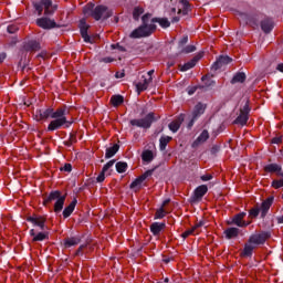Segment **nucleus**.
Segmentation results:
<instances>
[{
	"label": "nucleus",
	"mask_w": 283,
	"mask_h": 283,
	"mask_svg": "<svg viewBox=\"0 0 283 283\" xmlns=\"http://www.w3.org/2000/svg\"><path fill=\"white\" fill-rule=\"evenodd\" d=\"M38 120H48V118H53L48 126V132H56L61 127H70L72 122L67 120L65 116V107H60L56 111L54 108L39 109L35 112Z\"/></svg>",
	"instance_id": "nucleus-1"
},
{
	"label": "nucleus",
	"mask_w": 283,
	"mask_h": 283,
	"mask_svg": "<svg viewBox=\"0 0 283 283\" xmlns=\"http://www.w3.org/2000/svg\"><path fill=\"white\" fill-rule=\"evenodd\" d=\"M83 12L85 17H92L95 21H107L114 14V11L108 7L103 4L95 7L93 3L86 4Z\"/></svg>",
	"instance_id": "nucleus-2"
},
{
	"label": "nucleus",
	"mask_w": 283,
	"mask_h": 283,
	"mask_svg": "<svg viewBox=\"0 0 283 283\" xmlns=\"http://www.w3.org/2000/svg\"><path fill=\"white\" fill-rule=\"evenodd\" d=\"M143 24L130 33V39H143L151 36L156 32V24L151 23V13L142 17Z\"/></svg>",
	"instance_id": "nucleus-3"
},
{
	"label": "nucleus",
	"mask_w": 283,
	"mask_h": 283,
	"mask_svg": "<svg viewBox=\"0 0 283 283\" xmlns=\"http://www.w3.org/2000/svg\"><path fill=\"white\" fill-rule=\"evenodd\" d=\"M65 195H61V191L55 190V191H51L50 195L44 198L43 201V206L48 207V205H50V202H54V212L55 213H61L63 211V206L65 205Z\"/></svg>",
	"instance_id": "nucleus-4"
},
{
	"label": "nucleus",
	"mask_w": 283,
	"mask_h": 283,
	"mask_svg": "<svg viewBox=\"0 0 283 283\" xmlns=\"http://www.w3.org/2000/svg\"><path fill=\"white\" fill-rule=\"evenodd\" d=\"M158 118H160V116L156 117V114L149 113L145 118L132 119L130 125H133V127H142L143 129H149V127H151V123L158 120Z\"/></svg>",
	"instance_id": "nucleus-5"
},
{
	"label": "nucleus",
	"mask_w": 283,
	"mask_h": 283,
	"mask_svg": "<svg viewBox=\"0 0 283 283\" xmlns=\"http://www.w3.org/2000/svg\"><path fill=\"white\" fill-rule=\"evenodd\" d=\"M33 6H34L39 17H41V14H43V10H44V14L46 17L50 14H54V10H56L52 6V0H41L40 2H35Z\"/></svg>",
	"instance_id": "nucleus-6"
},
{
	"label": "nucleus",
	"mask_w": 283,
	"mask_h": 283,
	"mask_svg": "<svg viewBox=\"0 0 283 283\" xmlns=\"http://www.w3.org/2000/svg\"><path fill=\"white\" fill-rule=\"evenodd\" d=\"M249 112H251V109L249 108V103H245V105L240 109L239 116L234 120L235 125H244L245 123H248Z\"/></svg>",
	"instance_id": "nucleus-7"
},
{
	"label": "nucleus",
	"mask_w": 283,
	"mask_h": 283,
	"mask_svg": "<svg viewBox=\"0 0 283 283\" xmlns=\"http://www.w3.org/2000/svg\"><path fill=\"white\" fill-rule=\"evenodd\" d=\"M36 25L42 28V30H52L56 28V22L50 18H39L36 20Z\"/></svg>",
	"instance_id": "nucleus-8"
},
{
	"label": "nucleus",
	"mask_w": 283,
	"mask_h": 283,
	"mask_svg": "<svg viewBox=\"0 0 283 283\" xmlns=\"http://www.w3.org/2000/svg\"><path fill=\"white\" fill-rule=\"evenodd\" d=\"M153 175H154V170H147L145 174L139 176L137 179H135L130 184V189H140V185H143V182H145V180H147V178H149V176H153Z\"/></svg>",
	"instance_id": "nucleus-9"
},
{
	"label": "nucleus",
	"mask_w": 283,
	"mask_h": 283,
	"mask_svg": "<svg viewBox=\"0 0 283 283\" xmlns=\"http://www.w3.org/2000/svg\"><path fill=\"white\" fill-rule=\"evenodd\" d=\"M151 81H154V77H146L145 75L142 76V81L136 84L137 94H140V92H145L149 85H151Z\"/></svg>",
	"instance_id": "nucleus-10"
},
{
	"label": "nucleus",
	"mask_w": 283,
	"mask_h": 283,
	"mask_svg": "<svg viewBox=\"0 0 283 283\" xmlns=\"http://www.w3.org/2000/svg\"><path fill=\"white\" fill-rule=\"evenodd\" d=\"M233 59L229 57V55H221L212 65V70L217 71L220 67H224V65H229Z\"/></svg>",
	"instance_id": "nucleus-11"
},
{
	"label": "nucleus",
	"mask_w": 283,
	"mask_h": 283,
	"mask_svg": "<svg viewBox=\"0 0 283 283\" xmlns=\"http://www.w3.org/2000/svg\"><path fill=\"white\" fill-rule=\"evenodd\" d=\"M209 140V130L205 129L201 132V134L197 137V139L192 143L191 147L196 149L197 147H200V145H205Z\"/></svg>",
	"instance_id": "nucleus-12"
},
{
	"label": "nucleus",
	"mask_w": 283,
	"mask_h": 283,
	"mask_svg": "<svg viewBox=\"0 0 283 283\" xmlns=\"http://www.w3.org/2000/svg\"><path fill=\"white\" fill-rule=\"evenodd\" d=\"M30 235L32 239V242H43V240H50V232H39L34 231V229L30 230Z\"/></svg>",
	"instance_id": "nucleus-13"
},
{
	"label": "nucleus",
	"mask_w": 283,
	"mask_h": 283,
	"mask_svg": "<svg viewBox=\"0 0 283 283\" xmlns=\"http://www.w3.org/2000/svg\"><path fill=\"white\" fill-rule=\"evenodd\" d=\"M202 56H205V53H202V52L198 53L192 60H190L186 64L181 65V67H180L181 72H187L188 70L196 67V63H198V61H200V59H202Z\"/></svg>",
	"instance_id": "nucleus-14"
},
{
	"label": "nucleus",
	"mask_w": 283,
	"mask_h": 283,
	"mask_svg": "<svg viewBox=\"0 0 283 283\" xmlns=\"http://www.w3.org/2000/svg\"><path fill=\"white\" fill-rule=\"evenodd\" d=\"M80 30L85 43H92V38L87 34V30H90V25H87V22H85V19L80 21Z\"/></svg>",
	"instance_id": "nucleus-15"
},
{
	"label": "nucleus",
	"mask_w": 283,
	"mask_h": 283,
	"mask_svg": "<svg viewBox=\"0 0 283 283\" xmlns=\"http://www.w3.org/2000/svg\"><path fill=\"white\" fill-rule=\"evenodd\" d=\"M28 222H31L35 227H39L42 231L45 229V217L41 216H33V217H28Z\"/></svg>",
	"instance_id": "nucleus-16"
},
{
	"label": "nucleus",
	"mask_w": 283,
	"mask_h": 283,
	"mask_svg": "<svg viewBox=\"0 0 283 283\" xmlns=\"http://www.w3.org/2000/svg\"><path fill=\"white\" fill-rule=\"evenodd\" d=\"M266 238H269L266 233L253 234L250 237L249 242L254 247H258V244H264L266 242Z\"/></svg>",
	"instance_id": "nucleus-17"
},
{
	"label": "nucleus",
	"mask_w": 283,
	"mask_h": 283,
	"mask_svg": "<svg viewBox=\"0 0 283 283\" xmlns=\"http://www.w3.org/2000/svg\"><path fill=\"white\" fill-rule=\"evenodd\" d=\"M182 123H185V115H179L175 120H172L169 124L168 127H169L170 132L176 134V132H178V129H180V125H182Z\"/></svg>",
	"instance_id": "nucleus-18"
},
{
	"label": "nucleus",
	"mask_w": 283,
	"mask_h": 283,
	"mask_svg": "<svg viewBox=\"0 0 283 283\" xmlns=\"http://www.w3.org/2000/svg\"><path fill=\"white\" fill-rule=\"evenodd\" d=\"M115 163L116 160L113 159V160H109L106 165H104L101 174L96 178L97 182H103L105 180V174H107V171H109V169L114 167Z\"/></svg>",
	"instance_id": "nucleus-19"
},
{
	"label": "nucleus",
	"mask_w": 283,
	"mask_h": 283,
	"mask_svg": "<svg viewBox=\"0 0 283 283\" xmlns=\"http://www.w3.org/2000/svg\"><path fill=\"white\" fill-rule=\"evenodd\" d=\"M264 171H266L268 174H276V176L283 177L282 166L277 164H270L265 166Z\"/></svg>",
	"instance_id": "nucleus-20"
},
{
	"label": "nucleus",
	"mask_w": 283,
	"mask_h": 283,
	"mask_svg": "<svg viewBox=\"0 0 283 283\" xmlns=\"http://www.w3.org/2000/svg\"><path fill=\"white\" fill-rule=\"evenodd\" d=\"M207 191H209V188H208L206 185L199 186V187L195 190L193 202H196V201H198V200H202V198L205 197V195L207 193Z\"/></svg>",
	"instance_id": "nucleus-21"
},
{
	"label": "nucleus",
	"mask_w": 283,
	"mask_h": 283,
	"mask_svg": "<svg viewBox=\"0 0 283 283\" xmlns=\"http://www.w3.org/2000/svg\"><path fill=\"white\" fill-rule=\"evenodd\" d=\"M206 109H207L206 104L198 103L192 111L193 120H198V118H200V116H202V114H205Z\"/></svg>",
	"instance_id": "nucleus-22"
},
{
	"label": "nucleus",
	"mask_w": 283,
	"mask_h": 283,
	"mask_svg": "<svg viewBox=\"0 0 283 283\" xmlns=\"http://www.w3.org/2000/svg\"><path fill=\"white\" fill-rule=\"evenodd\" d=\"M271 205H273V197H269L265 201L262 202L260 208L261 218H266V213H269V209H271Z\"/></svg>",
	"instance_id": "nucleus-23"
},
{
	"label": "nucleus",
	"mask_w": 283,
	"mask_h": 283,
	"mask_svg": "<svg viewBox=\"0 0 283 283\" xmlns=\"http://www.w3.org/2000/svg\"><path fill=\"white\" fill-rule=\"evenodd\" d=\"M24 50L27 52H39L41 50V43L36 42V40H31L24 44Z\"/></svg>",
	"instance_id": "nucleus-24"
},
{
	"label": "nucleus",
	"mask_w": 283,
	"mask_h": 283,
	"mask_svg": "<svg viewBox=\"0 0 283 283\" xmlns=\"http://www.w3.org/2000/svg\"><path fill=\"white\" fill-rule=\"evenodd\" d=\"M247 217V212H241L233 218V222L237 224V227H249L251 224L250 222H245L244 218Z\"/></svg>",
	"instance_id": "nucleus-25"
},
{
	"label": "nucleus",
	"mask_w": 283,
	"mask_h": 283,
	"mask_svg": "<svg viewBox=\"0 0 283 283\" xmlns=\"http://www.w3.org/2000/svg\"><path fill=\"white\" fill-rule=\"evenodd\" d=\"M169 202H171V200H169V199H166V200L163 202L161 208L156 211L155 218H157V219L160 220V219L165 218V216H167V208H166V207H167V205H168Z\"/></svg>",
	"instance_id": "nucleus-26"
},
{
	"label": "nucleus",
	"mask_w": 283,
	"mask_h": 283,
	"mask_svg": "<svg viewBox=\"0 0 283 283\" xmlns=\"http://www.w3.org/2000/svg\"><path fill=\"white\" fill-rule=\"evenodd\" d=\"M77 244H81V237H71L64 240L65 249H70V247H76Z\"/></svg>",
	"instance_id": "nucleus-27"
},
{
	"label": "nucleus",
	"mask_w": 283,
	"mask_h": 283,
	"mask_svg": "<svg viewBox=\"0 0 283 283\" xmlns=\"http://www.w3.org/2000/svg\"><path fill=\"white\" fill-rule=\"evenodd\" d=\"M77 200L74 199L64 210H63V218H70L72 213H74V209H76Z\"/></svg>",
	"instance_id": "nucleus-28"
},
{
	"label": "nucleus",
	"mask_w": 283,
	"mask_h": 283,
	"mask_svg": "<svg viewBox=\"0 0 283 283\" xmlns=\"http://www.w3.org/2000/svg\"><path fill=\"white\" fill-rule=\"evenodd\" d=\"M261 29L263 30V32L265 34H269V32H271L273 30V20L271 19H264L261 22Z\"/></svg>",
	"instance_id": "nucleus-29"
},
{
	"label": "nucleus",
	"mask_w": 283,
	"mask_h": 283,
	"mask_svg": "<svg viewBox=\"0 0 283 283\" xmlns=\"http://www.w3.org/2000/svg\"><path fill=\"white\" fill-rule=\"evenodd\" d=\"M150 22L153 23V25H155V23H159V25L161 28H169L171 25V23L169 22V20L167 18H161V19L154 18V19H151V17H150Z\"/></svg>",
	"instance_id": "nucleus-30"
},
{
	"label": "nucleus",
	"mask_w": 283,
	"mask_h": 283,
	"mask_svg": "<svg viewBox=\"0 0 283 283\" xmlns=\"http://www.w3.org/2000/svg\"><path fill=\"white\" fill-rule=\"evenodd\" d=\"M254 249H255V245L248 241V243H245L243 252H242L243 258H251V255H253Z\"/></svg>",
	"instance_id": "nucleus-31"
},
{
	"label": "nucleus",
	"mask_w": 283,
	"mask_h": 283,
	"mask_svg": "<svg viewBox=\"0 0 283 283\" xmlns=\"http://www.w3.org/2000/svg\"><path fill=\"white\" fill-rule=\"evenodd\" d=\"M240 233V229L238 228H229L224 230V235L228 240H231L232 238H238Z\"/></svg>",
	"instance_id": "nucleus-32"
},
{
	"label": "nucleus",
	"mask_w": 283,
	"mask_h": 283,
	"mask_svg": "<svg viewBox=\"0 0 283 283\" xmlns=\"http://www.w3.org/2000/svg\"><path fill=\"white\" fill-rule=\"evenodd\" d=\"M163 229H165V223L155 222L150 226V231L155 235H160Z\"/></svg>",
	"instance_id": "nucleus-33"
},
{
	"label": "nucleus",
	"mask_w": 283,
	"mask_h": 283,
	"mask_svg": "<svg viewBox=\"0 0 283 283\" xmlns=\"http://www.w3.org/2000/svg\"><path fill=\"white\" fill-rule=\"evenodd\" d=\"M118 149H120V146L118 144H115L113 147L106 149L105 158H113V156H116L118 153Z\"/></svg>",
	"instance_id": "nucleus-34"
},
{
	"label": "nucleus",
	"mask_w": 283,
	"mask_h": 283,
	"mask_svg": "<svg viewBox=\"0 0 283 283\" xmlns=\"http://www.w3.org/2000/svg\"><path fill=\"white\" fill-rule=\"evenodd\" d=\"M125 98L122 95H113L111 97V104L113 107H118V105H123Z\"/></svg>",
	"instance_id": "nucleus-35"
},
{
	"label": "nucleus",
	"mask_w": 283,
	"mask_h": 283,
	"mask_svg": "<svg viewBox=\"0 0 283 283\" xmlns=\"http://www.w3.org/2000/svg\"><path fill=\"white\" fill-rule=\"evenodd\" d=\"M181 8L178 10V14H187L189 12V1L179 0Z\"/></svg>",
	"instance_id": "nucleus-36"
},
{
	"label": "nucleus",
	"mask_w": 283,
	"mask_h": 283,
	"mask_svg": "<svg viewBox=\"0 0 283 283\" xmlns=\"http://www.w3.org/2000/svg\"><path fill=\"white\" fill-rule=\"evenodd\" d=\"M244 81H247V75L244 73H237L231 80V83L235 85V83H244Z\"/></svg>",
	"instance_id": "nucleus-37"
},
{
	"label": "nucleus",
	"mask_w": 283,
	"mask_h": 283,
	"mask_svg": "<svg viewBox=\"0 0 283 283\" xmlns=\"http://www.w3.org/2000/svg\"><path fill=\"white\" fill-rule=\"evenodd\" d=\"M142 160L145 163H151L154 160V153L151 150H145L142 154Z\"/></svg>",
	"instance_id": "nucleus-38"
},
{
	"label": "nucleus",
	"mask_w": 283,
	"mask_h": 283,
	"mask_svg": "<svg viewBox=\"0 0 283 283\" xmlns=\"http://www.w3.org/2000/svg\"><path fill=\"white\" fill-rule=\"evenodd\" d=\"M170 140H171V137H161L159 139V147L161 151H165V149H167V145H169Z\"/></svg>",
	"instance_id": "nucleus-39"
},
{
	"label": "nucleus",
	"mask_w": 283,
	"mask_h": 283,
	"mask_svg": "<svg viewBox=\"0 0 283 283\" xmlns=\"http://www.w3.org/2000/svg\"><path fill=\"white\" fill-rule=\"evenodd\" d=\"M116 171L118 174H125V171H127V163L125 161H118L116 164Z\"/></svg>",
	"instance_id": "nucleus-40"
},
{
	"label": "nucleus",
	"mask_w": 283,
	"mask_h": 283,
	"mask_svg": "<svg viewBox=\"0 0 283 283\" xmlns=\"http://www.w3.org/2000/svg\"><path fill=\"white\" fill-rule=\"evenodd\" d=\"M144 12H145V9L140 7H136L133 11V19H135V21H138V19H140V14H143Z\"/></svg>",
	"instance_id": "nucleus-41"
},
{
	"label": "nucleus",
	"mask_w": 283,
	"mask_h": 283,
	"mask_svg": "<svg viewBox=\"0 0 283 283\" xmlns=\"http://www.w3.org/2000/svg\"><path fill=\"white\" fill-rule=\"evenodd\" d=\"M193 233H196V227H192L191 229L189 230H186L182 234H181V238L187 239L189 238V235H193Z\"/></svg>",
	"instance_id": "nucleus-42"
},
{
	"label": "nucleus",
	"mask_w": 283,
	"mask_h": 283,
	"mask_svg": "<svg viewBox=\"0 0 283 283\" xmlns=\"http://www.w3.org/2000/svg\"><path fill=\"white\" fill-rule=\"evenodd\" d=\"M249 216L250 218H258V216H260V208H252Z\"/></svg>",
	"instance_id": "nucleus-43"
},
{
	"label": "nucleus",
	"mask_w": 283,
	"mask_h": 283,
	"mask_svg": "<svg viewBox=\"0 0 283 283\" xmlns=\"http://www.w3.org/2000/svg\"><path fill=\"white\" fill-rule=\"evenodd\" d=\"M74 143H76V135L71 134L69 140L65 142V145L70 146V145H74Z\"/></svg>",
	"instance_id": "nucleus-44"
},
{
	"label": "nucleus",
	"mask_w": 283,
	"mask_h": 283,
	"mask_svg": "<svg viewBox=\"0 0 283 283\" xmlns=\"http://www.w3.org/2000/svg\"><path fill=\"white\" fill-rule=\"evenodd\" d=\"M185 54H191V52H196V46L188 45L184 49Z\"/></svg>",
	"instance_id": "nucleus-45"
},
{
	"label": "nucleus",
	"mask_w": 283,
	"mask_h": 283,
	"mask_svg": "<svg viewBox=\"0 0 283 283\" xmlns=\"http://www.w3.org/2000/svg\"><path fill=\"white\" fill-rule=\"evenodd\" d=\"M280 143H282V136H277L272 138V144L273 145H280Z\"/></svg>",
	"instance_id": "nucleus-46"
},
{
	"label": "nucleus",
	"mask_w": 283,
	"mask_h": 283,
	"mask_svg": "<svg viewBox=\"0 0 283 283\" xmlns=\"http://www.w3.org/2000/svg\"><path fill=\"white\" fill-rule=\"evenodd\" d=\"M212 178H213V176H211V175H203V176H201V180L203 182H207V181L211 180Z\"/></svg>",
	"instance_id": "nucleus-47"
},
{
	"label": "nucleus",
	"mask_w": 283,
	"mask_h": 283,
	"mask_svg": "<svg viewBox=\"0 0 283 283\" xmlns=\"http://www.w3.org/2000/svg\"><path fill=\"white\" fill-rule=\"evenodd\" d=\"M62 170L67 172L72 171V164H65Z\"/></svg>",
	"instance_id": "nucleus-48"
},
{
	"label": "nucleus",
	"mask_w": 283,
	"mask_h": 283,
	"mask_svg": "<svg viewBox=\"0 0 283 283\" xmlns=\"http://www.w3.org/2000/svg\"><path fill=\"white\" fill-rule=\"evenodd\" d=\"M8 32H9L10 34H14V32H17V27H15V25H9V27H8Z\"/></svg>",
	"instance_id": "nucleus-49"
},
{
	"label": "nucleus",
	"mask_w": 283,
	"mask_h": 283,
	"mask_svg": "<svg viewBox=\"0 0 283 283\" xmlns=\"http://www.w3.org/2000/svg\"><path fill=\"white\" fill-rule=\"evenodd\" d=\"M144 76H146V78H153L154 70L148 71Z\"/></svg>",
	"instance_id": "nucleus-50"
},
{
	"label": "nucleus",
	"mask_w": 283,
	"mask_h": 283,
	"mask_svg": "<svg viewBox=\"0 0 283 283\" xmlns=\"http://www.w3.org/2000/svg\"><path fill=\"white\" fill-rule=\"evenodd\" d=\"M83 249H85V245H80V248L75 252V255H81V253L83 252Z\"/></svg>",
	"instance_id": "nucleus-51"
},
{
	"label": "nucleus",
	"mask_w": 283,
	"mask_h": 283,
	"mask_svg": "<svg viewBox=\"0 0 283 283\" xmlns=\"http://www.w3.org/2000/svg\"><path fill=\"white\" fill-rule=\"evenodd\" d=\"M116 78H124L125 77V73L124 72H117L115 74Z\"/></svg>",
	"instance_id": "nucleus-52"
},
{
	"label": "nucleus",
	"mask_w": 283,
	"mask_h": 283,
	"mask_svg": "<svg viewBox=\"0 0 283 283\" xmlns=\"http://www.w3.org/2000/svg\"><path fill=\"white\" fill-rule=\"evenodd\" d=\"M276 70L283 73V62L276 65Z\"/></svg>",
	"instance_id": "nucleus-53"
},
{
	"label": "nucleus",
	"mask_w": 283,
	"mask_h": 283,
	"mask_svg": "<svg viewBox=\"0 0 283 283\" xmlns=\"http://www.w3.org/2000/svg\"><path fill=\"white\" fill-rule=\"evenodd\" d=\"M103 63H112V61H114L112 57H104Z\"/></svg>",
	"instance_id": "nucleus-54"
},
{
	"label": "nucleus",
	"mask_w": 283,
	"mask_h": 283,
	"mask_svg": "<svg viewBox=\"0 0 283 283\" xmlns=\"http://www.w3.org/2000/svg\"><path fill=\"white\" fill-rule=\"evenodd\" d=\"M189 96L196 94V87L188 90Z\"/></svg>",
	"instance_id": "nucleus-55"
},
{
	"label": "nucleus",
	"mask_w": 283,
	"mask_h": 283,
	"mask_svg": "<svg viewBox=\"0 0 283 283\" xmlns=\"http://www.w3.org/2000/svg\"><path fill=\"white\" fill-rule=\"evenodd\" d=\"M4 60H6V54L4 53H0V63H3Z\"/></svg>",
	"instance_id": "nucleus-56"
},
{
	"label": "nucleus",
	"mask_w": 283,
	"mask_h": 283,
	"mask_svg": "<svg viewBox=\"0 0 283 283\" xmlns=\"http://www.w3.org/2000/svg\"><path fill=\"white\" fill-rule=\"evenodd\" d=\"M193 227H196V231H198V229H200V227H202V221H200L199 223H197V224L193 226Z\"/></svg>",
	"instance_id": "nucleus-57"
},
{
	"label": "nucleus",
	"mask_w": 283,
	"mask_h": 283,
	"mask_svg": "<svg viewBox=\"0 0 283 283\" xmlns=\"http://www.w3.org/2000/svg\"><path fill=\"white\" fill-rule=\"evenodd\" d=\"M193 123H196V119H193V116H192V119L190 120L188 127H193Z\"/></svg>",
	"instance_id": "nucleus-58"
},
{
	"label": "nucleus",
	"mask_w": 283,
	"mask_h": 283,
	"mask_svg": "<svg viewBox=\"0 0 283 283\" xmlns=\"http://www.w3.org/2000/svg\"><path fill=\"white\" fill-rule=\"evenodd\" d=\"M178 21H180V18L178 17L172 18V23H178Z\"/></svg>",
	"instance_id": "nucleus-59"
},
{
	"label": "nucleus",
	"mask_w": 283,
	"mask_h": 283,
	"mask_svg": "<svg viewBox=\"0 0 283 283\" xmlns=\"http://www.w3.org/2000/svg\"><path fill=\"white\" fill-rule=\"evenodd\" d=\"M279 224H283V216L277 218Z\"/></svg>",
	"instance_id": "nucleus-60"
},
{
	"label": "nucleus",
	"mask_w": 283,
	"mask_h": 283,
	"mask_svg": "<svg viewBox=\"0 0 283 283\" xmlns=\"http://www.w3.org/2000/svg\"><path fill=\"white\" fill-rule=\"evenodd\" d=\"M164 262H165L166 264H169V262H171V260H170V259H164Z\"/></svg>",
	"instance_id": "nucleus-61"
},
{
	"label": "nucleus",
	"mask_w": 283,
	"mask_h": 283,
	"mask_svg": "<svg viewBox=\"0 0 283 283\" xmlns=\"http://www.w3.org/2000/svg\"><path fill=\"white\" fill-rule=\"evenodd\" d=\"M207 78H208V76L206 75V76H203V77L201 78V81H207Z\"/></svg>",
	"instance_id": "nucleus-62"
},
{
	"label": "nucleus",
	"mask_w": 283,
	"mask_h": 283,
	"mask_svg": "<svg viewBox=\"0 0 283 283\" xmlns=\"http://www.w3.org/2000/svg\"><path fill=\"white\" fill-rule=\"evenodd\" d=\"M164 282H165V283H168V282H169V277H166Z\"/></svg>",
	"instance_id": "nucleus-63"
},
{
	"label": "nucleus",
	"mask_w": 283,
	"mask_h": 283,
	"mask_svg": "<svg viewBox=\"0 0 283 283\" xmlns=\"http://www.w3.org/2000/svg\"><path fill=\"white\" fill-rule=\"evenodd\" d=\"M184 42L187 43V38H185Z\"/></svg>",
	"instance_id": "nucleus-64"
}]
</instances>
